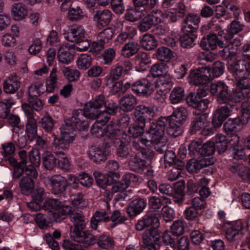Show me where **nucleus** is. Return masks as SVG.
I'll return each instance as SVG.
<instances>
[{"instance_id":"nucleus-1","label":"nucleus","mask_w":250,"mask_h":250,"mask_svg":"<svg viewBox=\"0 0 250 250\" xmlns=\"http://www.w3.org/2000/svg\"><path fill=\"white\" fill-rule=\"evenodd\" d=\"M83 116L78 112H74L73 116L65 120V124L60 127V139L53 134L54 139L52 149L54 153H60L62 150H68L70 145L75 139V126L79 131L85 130L88 127V122Z\"/></svg>"},{"instance_id":"nucleus-2","label":"nucleus","mask_w":250,"mask_h":250,"mask_svg":"<svg viewBox=\"0 0 250 250\" xmlns=\"http://www.w3.org/2000/svg\"><path fill=\"white\" fill-rule=\"evenodd\" d=\"M243 128L242 125L239 122L237 118L229 119L224 125V129L228 134H231V140L233 141L231 143L230 149L232 152L233 158L235 159H242L245 156L244 150L241 145L239 143V137L235 133L241 130Z\"/></svg>"},{"instance_id":"nucleus-3","label":"nucleus","mask_w":250,"mask_h":250,"mask_svg":"<svg viewBox=\"0 0 250 250\" xmlns=\"http://www.w3.org/2000/svg\"><path fill=\"white\" fill-rule=\"evenodd\" d=\"M168 123V119L161 117L156 122L151 123L148 133L151 141L155 144V148L161 153L167 149V139L165 137V127Z\"/></svg>"},{"instance_id":"nucleus-4","label":"nucleus","mask_w":250,"mask_h":250,"mask_svg":"<svg viewBox=\"0 0 250 250\" xmlns=\"http://www.w3.org/2000/svg\"><path fill=\"white\" fill-rule=\"evenodd\" d=\"M71 237L74 241L82 244L84 248L80 244H74L70 241L64 240L62 247L66 250H87L86 248L93 245L96 241V237L86 231L71 230Z\"/></svg>"},{"instance_id":"nucleus-5","label":"nucleus","mask_w":250,"mask_h":250,"mask_svg":"<svg viewBox=\"0 0 250 250\" xmlns=\"http://www.w3.org/2000/svg\"><path fill=\"white\" fill-rule=\"evenodd\" d=\"M188 117V111L184 107L176 108L171 115L166 117L168 119V126L167 128L168 134L176 137L183 133L182 125Z\"/></svg>"},{"instance_id":"nucleus-6","label":"nucleus","mask_w":250,"mask_h":250,"mask_svg":"<svg viewBox=\"0 0 250 250\" xmlns=\"http://www.w3.org/2000/svg\"><path fill=\"white\" fill-rule=\"evenodd\" d=\"M244 54L242 58L236 62V57L234 56L230 58L228 61V69L233 73V76L236 78H240L239 73L245 71H250V44L243 46Z\"/></svg>"},{"instance_id":"nucleus-7","label":"nucleus","mask_w":250,"mask_h":250,"mask_svg":"<svg viewBox=\"0 0 250 250\" xmlns=\"http://www.w3.org/2000/svg\"><path fill=\"white\" fill-rule=\"evenodd\" d=\"M152 143L153 142L151 140L150 141L144 137H141L138 141H135L133 142V147L139 151L136 153L134 157L129 162V165L132 170L140 171L143 170L146 167V163L144 160L146 157L145 154L146 149L140 145V143L143 146H148Z\"/></svg>"},{"instance_id":"nucleus-8","label":"nucleus","mask_w":250,"mask_h":250,"mask_svg":"<svg viewBox=\"0 0 250 250\" xmlns=\"http://www.w3.org/2000/svg\"><path fill=\"white\" fill-rule=\"evenodd\" d=\"M250 83L248 79H238L236 83L237 88L230 95V102H241V107L250 106Z\"/></svg>"},{"instance_id":"nucleus-9","label":"nucleus","mask_w":250,"mask_h":250,"mask_svg":"<svg viewBox=\"0 0 250 250\" xmlns=\"http://www.w3.org/2000/svg\"><path fill=\"white\" fill-rule=\"evenodd\" d=\"M112 125H109L106 132V135L110 140V145L112 144L115 146L120 144L118 149L117 153L118 156L121 157L125 158L129 154L127 144L129 143V138L126 134L123 133L121 136V131L116 130V134H114L113 131L115 130Z\"/></svg>"},{"instance_id":"nucleus-10","label":"nucleus","mask_w":250,"mask_h":250,"mask_svg":"<svg viewBox=\"0 0 250 250\" xmlns=\"http://www.w3.org/2000/svg\"><path fill=\"white\" fill-rule=\"evenodd\" d=\"M206 95V90L200 91L198 89L196 94L190 93L187 97L186 100L188 105L194 108V110L193 111L194 114L201 115L202 114V113L208 108L209 100L208 99H201Z\"/></svg>"},{"instance_id":"nucleus-11","label":"nucleus","mask_w":250,"mask_h":250,"mask_svg":"<svg viewBox=\"0 0 250 250\" xmlns=\"http://www.w3.org/2000/svg\"><path fill=\"white\" fill-rule=\"evenodd\" d=\"M224 65L222 62H216L213 63L211 71L206 67H201L195 70H191L188 78H210L211 77L218 78L224 73Z\"/></svg>"},{"instance_id":"nucleus-12","label":"nucleus","mask_w":250,"mask_h":250,"mask_svg":"<svg viewBox=\"0 0 250 250\" xmlns=\"http://www.w3.org/2000/svg\"><path fill=\"white\" fill-rule=\"evenodd\" d=\"M236 105L227 104L217 109L213 114L212 125L215 128H218L222 125L224 121L229 117L233 110H237Z\"/></svg>"},{"instance_id":"nucleus-13","label":"nucleus","mask_w":250,"mask_h":250,"mask_svg":"<svg viewBox=\"0 0 250 250\" xmlns=\"http://www.w3.org/2000/svg\"><path fill=\"white\" fill-rule=\"evenodd\" d=\"M212 79H190L189 83L191 85L198 86V90L200 91L206 90L207 94L209 89L210 93L212 94H216L218 90H220L225 84L221 81L217 83L211 82Z\"/></svg>"},{"instance_id":"nucleus-14","label":"nucleus","mask_w":250,"mask_h":250,"mask_svg":"<svg viewBox=\"0 0 250 250\" xmlns=\"http://www.w3.org/2000/svg\"><path fill=\"white\" fill-rule=\"evenodd\" d=\"M42 208L44 210L52 209L58 212L60 216L67 215L73 211L72 208L69 205H64L57 199L47 198L45 200Z\"/></svg>"},{"instance_id":"nucleus-15","label":"nucleus","mask_w":250,"mask_h":250,"mask_svg":"<svg viewBox=\"0 0 250 250\" xmlns=\"http://www.w3.org/2000/svg\"><path fill=\"white\" fill-rule=\"evenodd\" d=\"M104 147L92 146L88 152L89 159L98 163L105 160L110 154L108 147H110L109 142H105Z\"/></svg>"},{"instance_id":"nucleus-16","label":"nucleus","mask_w":250,"mask_h":250,"mask_svg":"<svg viewBox=\"0 0 250 250\" xmlns=\"http://www.w3.org/2000/svg\"><path fill=\"white\" fill-rule=\"evenodd\" d=\"M135 118L138 122L146 124V120H153L156 117V110L154 106H146L144 105H138L135 108Z\"/></svg>"},{"instance_id":"nucleus-17","label":"nucleus","mask_w":250,"mask_h":250,"mask_svg":"<svg viewBox=\"0 0 250 250\" xmlns=\"http://www.w3.org/2000/svg\"><path fill=\"white\" fill-rule=\"evenodd\" d=\"M48 214L50 218L49 220H47L44 215L40 213L37 214L35 217L36 223L41 229H45L49 228L52 225V221L58 222L64 219L63 217L60 216L59 214L56 212H53L52 211H49Z\"/></svg>"},{"instance_id":"nucleus-18","label":"nucleus","mask_w":250,"mask_h":250,"mask_svg":"<svg viewBox=\"0 0 250 250\" xmlns=\"http://www.w3.org/2000/svg\"><path fill=\"white\" fill-rule=\"evenodd\" d=\"M138 181V178L135 174L126 173L123 176L121 181L116 183L112 186V191L114 192H122L129 186H134Z\"/></svg>"},{"instance_id":"nucleus-19","label":"nucleus","mask_w":250,"mask_h":250,"mask_svg":"<svg viewBox=\"0 0 250 250\" xmlns=\"http://www.w3.org/2000/svg\"><path fill=\"white\" fill-rule=\"evenodd\" d=\"M219 40L215 34H209L206 38L202 39L200 42V46L206 50H214L216 48L217 44L221 48L227 47V41H226V43H224L223 42L219 41Z\"/></svg>"},{"instance_id":"nucleus-20","label":"nucleus","mask_w":250,"mask_h":250,"mask_svg":"<svg viewBox=\"0 0 250 250\" xmlns=\"http://www.w3.org/2000/svg\"><path fill=\"white\" fill-rule=\"evenodd\" d=\"M132 89L133 91L138 94L149 95L154 90V86L153 83L148 79H140L132 85Z\"/></svg>"},{"instance_id":"nucleus-21","label":"nucleus","mask_w":250,"mask_h":250,"mask_svg":"<svg viewBox=\"0 0 250 250\" xmlns=\"http://www.w3.org/2000/svg\"><path fill=\"white\" fill-rule=\"evenodd\" d=\"M66 179L61 175H55L50 178L51 191L54 194L63 192L68 186Z\"/></svg>"},{"instance_id":"nucleus-22","label":"nucleus","mask_w":250,"mask_h":250,"mask_svg":"<svg viewBox=\"0 0 250 250\" xmlns=\"http://www.w3.org/2000/svg\"><path fill=\"white\" fill-rule=\"evenodd\" d=\"M200 22V17L198 15L194 14L188 15L183 22V32H194L198 28Z\"/></svg>"},{"instance_id":"nucleus-23","label":"nucleus","mask_w":250,"mask_h":250,"mask_svg":"<svg viewBox=\"0 0 250 250\" xmlns=\"http://www.w3.org/2000/svg\"><path fill=\"white\" fill-rule=\"evenodd\" d=\"M119 79H105V83L107 86L110 89L112 94L124 93L130 87V84L128 82H124Z\"/></svg>"},{"instance_id":"nucleus-24","label":"nucleus","mask_w":250,"mask_h":250,"mask_svg":"<svg viewBox=\"0 0 250 250\" xmlns=\"http://www.w3.org/2000/svg\"><path fill=\"white\" fill-rule=\"evenodd\" d=\"M64 37L68 41L80 42L85 39V30L81 26H78L71 28L70 32L64 34Z\"/></svg>"},{"instance_id":"nucleus-25","label":"nucleus","mask_w":250,"mask_h":250,"mask_svg":"<svg viewBox=\"0 0 250 250\" xmlns=\"http://www.w3.org/2000/svg\"><path fill=\"white\" fill-rule=\"evenodd\" d=\"M112 13L110 10L104 9L97 12L94 16V21L99 27L102 28L106 26L111 21Z\"/></svg>"},{"instance_id":"nucleus-26","label":"nucleus","mask_w":250,"mask_h":250,"mask_svg":"<svg viewBox=\"0 0 250 250\" xmlns=\"http://www.w3.org/2000/svg\"><path fill=\"white\" fill-rule=\"evenodd\" d=\"M109 118L106 116L104 117V119H100L95 122L91 128V132L94 137L98 138L105 136L107 138L106 142L110 141L106 135L107 127L105 130H104L103 129V126L108 121Z\"/></svg>"},{"instance_id":"nucleus-27","label":"nucleus","mask_w":250,"mask_h":250,"mask_svg":"<svg viewBox=\"0 0 250 250\" xmlns=\"http://www.w3.org/2000/svg\"><path fill=\"white\" fill-rule=\"evenodd\" d=\"M11 13L15 21H21L24 19L27 15V7L22 2L15 3L12 5Z\"/></svg>"},{"instance_id":"nucleus-28","label":"nucleus","mask_w":250,"mask_h":250,"mask_svg":"<svg viewBox=\"0 0 250 250\" xmlns=\"http://www.w3.org/2000/svg\"><path fill=\"white\" fill-rule=\"evenodd\" d=\"M207 117V115L205 114H203L200 115L199 117L196 118L191 127V131L192 133H195L202 128H204L206 123ZM213 132L212 129L208 130L206 128H204L202 130V133L205 135H210L213 133Z\"/></svg>"},{"instance_id":"nucleus-29","label":"nucleus","mask_w":250,"mask_h":250,"mask_svg":"<svg viewBox=\"0 0 250 250\" xmlns=\"http://www.w3.org/2000/svg\"><path fill=\"white\" fill-rule=\"evenodd\" d=\"M145 124L143 122H138L135 118L134 122L131 123L127 129V137L130 139V137L136 138L141 136L144 132Z\"/></svg>"},{"instance_id":"nucleus-30","label":"nucleus","mask_w":250,"mask_h":250,"mask_svg":"<svg viewBox=\"0 0 250 250\" xmlns=\"http://www.w3.org/2000/svg\"><path fill=\"white\" fill-rule=\"evenodd\" d=\"M75 112H78V113L82 114L84 118V120L87 122V121L86 120V118L92 119L96 118H99V119H103V115H101L102 112L100 111L97 108L93 106V105H91L90 106H88V103L84 105L83 107V114L82 113L81 110H77Z\"/></svg>"},{"instance_id":"nucleus-31","label":"nucleus","mask_w":250,"mask_h":250,"mask_svg":"<svg viewBox=\"0 0 250 250\" xmlns=\"http://www.w3.org/2000/svg\"><path fill=\"white\" fill-rule=\"evenodd\" d=\"M146 206V202L144 199H136L131 202L126 211L131 216H136L144 210Z\"/></svg>"},{"instance_id":"nucleus-32","label":"nucleus","mask_w":250,"mask_h":250,"mask_svg":"<svg viewBox=\"0 0 250 250\" xmlns=\"http://www.w3.org/2000/svg\"><path fill=\"white\" fill-rule=\"evenodd\" d=\"M244 226L241 220L237 221L232 226L227 229L226 232L227 239L229 241H234L235 237L241 233Z\"/></svg>"},{"instance_id":"nucleus-33","label":"nucleus","mask_w":250,"mask_h":250,"mask_svg":"<svg viewBox=\"0 0 250 250\" xmlns=\"http://www.w3.org/2000/svg\"><path fill=\"white\" fill-rule=\"evenodd\" d=\"M147 13L144 8L135 6L134 8L127 10L125 15V18L128 21L134 22L140 20L143 16L146 15Z\"/></svg>"},{"instance_id":"nucleus-34","label":"nucleus","mask_w":250,"mask_h":250,"mask_svg":"<svg viewBox=\"0 0 250 250\" xmlns=\"http://www.w3.org/2000/svg\"><path fill=\"white\" fill-rule=\"evenodd\" d=\"M70 47V46L62 45L59 48L58 58L60 62L68 64L73 60L74 55L70 51L69 48Z\"/></svg>"},{"instance_id":"nucleus-35","label":"nucleus","mask_w":250,"mask_h":250,"mask_svg":"<svg viewBox=\"0 0 250 250\" xmlns=\"http://www.w3.org/2000/svg\"><path fill=\"white\" fill-rule=\"evenodd\" d=\"M110 221V216L107 212L104 210L97 211L92 216L90 221V227L96 229L99 223L107 222Z\"/></svg>"},{"instance_id":"nucleus-36","label":"nucleus","mask_w":250,"mask_h":250,"mask_svg":"<svg viewBox=\"0 0 250 250\" xmlns=\"http://www.w3.org/2000/svg\"><path fill=\"white\" fill-rule=\"evenodd\" d=\"M43 191L42 189H38L33 196V201L27 203L28 207L32 211H36L42 208V203L43 200Z\"/></svg>"},{"instance_id":"nucleus-37","label":"nucleus","mask_w":250,"mask_h":250,"mask_svg":"<svg viewBox=\"0 0 250 250\" xmlns=\"http://www.w3.org/2000/svg\"><path fill=\"white\" fill-rule=\"evenodd\" d=\"M230 139H226V137L221 134L217 135L214 138H212L210 141L213 143L214 146L220 153L224 152L228 146L229 142ZM231 143L233 141L230 139Z\"/></svg>"},{"instance_id":"nucleus-38","label":"nucleus","mask_w":250,"mask_h":250,"mask_svg":"<svg viewBox=\"0 0 250 250\" xmlns=\"http://www.w3.org/2000/svg\"><path fill=\"white\" fill-rule=\"evenodd\" d=\"M137 30L132 26H126L122 32L117 36L115 40L116 43L122 44L127 39H132L136 34Z\"/></svg>"},{"instance_id":"nucleus-39","label":"nucleus","mask_w":250,"mask_h":250,"mask_svg":"<svg viewBox=\"0 0 250 250\" xmlns=\"http://www.w3.org/2000/svg\"><path fill=\"white\" fill-rule=\"evenodd\" d=\"M121 108L124 111H131L136 104V100L132 95H127L124 96L120 101Z\"/></svg>"},{"instance_id":"nucleus-40","label":"nucleus","mask_w":250,"mask_h":250,"mask_svg":"<svg viewBox=\"0 0 250 250\" xmlns=\"http://www.w3.org/2000/svg\"><path fill=\"white\" fill-rule=\"evenodd\" d=\"M243 24H241L239 21H233L228 27L227 33L224 37L225 40L227 42L231 39L234 35L238 33L243 30Z\"/></svg>"},{"instance_id":"nucleus-41","label":"nucleus","mask_w":250,"mask_h":250,"mask_svg":"<svg viewBox=\"0 0 250 250\" xmlns=\"http://www.w3.org/2000/svg\"><path fill=\"white\" fill-rule=\"evenodd\" d=\"M168 68L164 63H158L152 65L150 73L154 78L167 77Z\"/></svg>"},{"instance_id":"nucleus-42","label":"nucleus","mask_w":250,"mask_h":250,"mask_svg":"<svg viewBox=\"0 0 250 250\" xmlns=\"http://www.w3.org/2000/svg\"><path fill=\"white\" fill-rule=\"evenodd\" d=\"M174 53L170 49L166 47H159L157 49V59L162 62H167L174 57Z\"/></svg>"},{"instance_id":"nucleus-43","label":"nucleus","mask_w":250,"mask_h":250,"mask_svg":"<svg viewBox=\"0 0 250 250\" xmlns=\"http://www.w3.org/2000/svg\"><path fill=\"white\" fill-rule=\"evenodd\" d=\"M19 186L21 193L26 195L30 194L34 187L33 180L27 177H23L21 180Z\"/></svg>"},{"instance_id":"nucleus-44","label":"nucleus","mask_w":250,"mask_h":250,"mask_svg":"<svg viewBox=\"0 0 250 250\" xmlns=\"http://www.w3.org/2000/svg\"><path fill=\"white\" fill-rule=\"evenodd\" d=\"M131 122V119L130 117L127 115H124L121 118V119L118 121V122L116 124L115 123H111L109 124L107 126V128L109 125H112L113 126V128H114L115 130L113 131L114 132V134H116V130L117 131H121V136H122L123 133H125V132L123 130H121L119 128L122 127L125 128L126 127L129 126V124ZM107 130H106V131Z\"/></svg>"},{"instance_id":"nucleus-45","label":"nucleus","mask_w":250,"mask_h":250,"mask_svg":"<svg viewBox=\"0 0 250 250\" xmlns=\"http://www.w3.org/2000/svg\"><path fill=\"white\" fill-rule=\"evenodd\" d=\"M141 46L146 50L154 49L157 45V42L155 37L150 34H146L140 41Z\"/></svg>"},{"instance_id":"nucleus-46","label":"nucleus","mask_w":250,"mask_h":250,"mask_svg":"<svg viewBox=\"0 0 250 250\" xmlns=\"http://www.w3.org/2000/svg\"><path fill=\"white\" fill-rule=\"evenodd\" d=\"M196 37L194 32H183V34L181 36L179 39L180 44L181 46L185 48L191 47L194 44V42Z\"/></svg>"},{"instance_id":"nucleus-47","label":"nucleus","mask_w":250,"mask_h":250,"mask_svg":"<svg viewBox=\"0 0 250 250\" xmlns=\"http://www.w3.org/2000/svg\"><path fill=\"white\" fill-rule=\"evenodd\" d=\"M139 45L136 42H130L126 43L122 48V53L125 57L128 58L136 53Z\"/></svg>"},{"instance_id":"nucleus-48","label":"nucleus","mask_w":250,"mask_h":250,"mask_svg":"<svg viewBox=\"0 0 250 250\" xmlns=\"http://www.w3.org/2000/svg\"><path fill=\"white\" fill-rule=\"evenodd\" d=\"M93 59L91 56L87 54H82L79 56L76 61L77 67L83 70L88 69L91 65Z\"/></svg>"},{"instance_id":"nucleus-49","label":"nucleus","mask_w":250,"mask_h":250,"mask_svg":"<svg viewBox=\"0 0 250 250\" xmlns=\"http://www.w3.org/2000/svg\"><path fill=\"white\" fill-rule=\"evenodd\" d=\"M15 104L14 100L11 98L3 99L0 102V117L6 118L10 113V108Z\"/></svg>"},{"instance_id":"nucleus-50","label":"nucleus","mask_w":250,"mask_h":250,"mask_svg":"<svg viewBox=\"0 0 250 250\" xmlns=\"http://www.w3.org/2000/svg\"><path fill=\"white\" fill-rule=\"evenodd\" d=\"M61 236V233L60 231L58 230H55L53 233V235L50 233H46L45 234V240L49 246V247L52 250H60V247L59 243L57 241L54 240V238H59Z\"/></svg>"},{"instance_id":"nucleus-51","label":"nucleus","mask_w":250,"mask_h":250,"mask_svg":"<svg viewBox=\"0 0 250 250\" xmlns=\"http://www.w3.org/2000/svg\"><path fill=\"white\" fill-rule=\"evenodd\" d=\"M37 131V126L36 120L32 117H28L26 127V134L31 141L36 138Z\"/></svg>"},{"instance_id":"nucleus-52","label":"nucleus","mask_w":250,"mask_h":250,"mask_svg":"<svg viewBox=\"0 0 250 250\" xmlns=\"http://www.w3.org/2000/svg\"><path fill=\"white\" fill-rule=\"evenodd\" d=\"M21 86V82L18 79H6L3 83L4 91L7 93H14Z\"/></svg>"},{"instance_id":"nucleus-53","label":"nucleus","mask_w":250,"mask_h":250,"mask_svg":"<svg viewBox=\"0 0 250 250\" xmlns=\"http://www.w3.org/2000/svg\"><path fill=\"white\" fill-rule=\"evenodd\" d=\"M160 232L157 227H151L146 229L143 233V239L158 242Z\"/></svg>"},{"instance_id":"nucleus-54","label":"nucleus","mask_w":250,"mask_h":250,"mask_svg":"<svg viewBox=\"0 0 250 250\" xmlns=\"http://www.w3.org/2000/svg\"><path fill=\"white\" fill-rule=\"evenodd\" d=\"M184 97V90L181 87H175L170 94L171 103L176 104L180 103Z\"/></svg>"},{"instance_id":"nucleus-55","label":"nucleus","mask_w":250,"mask_h":250,"mask_svg":"<svg viewBox=\"0 0 250 250\" xmlns=\"http://www.w3.org/2000/svg\"><path fill=\"white\" fill-rule=\"evenodd\" d=\"M44 86L40 83H35L32 84L28 88L29 98L38 97L44 91Z\"/></svg>"},{"instance_id":"nucleus-56","label":"nucleus","mask_w":250,"mask_h":250,"mask_svg":"<svg viewBox=\"0 0 250 250\" xmlns=\"http://www.w3.org/2000/svg\"><path fill=\"white\" fill-rule=\"evenodd\" d=\"M67 150H62L60 153H55L58 156V166L64 170H68L70 168V162L67 156L64 154V151Z\"/></svg>"},{"instance_id":"nucleus-57","label":"nucleus","mask_w":250,"mask_h":250,"mask_svg":"<svg viewBox=\"0 0 250 250\" xmlns=\"http://www.w3.org/2000/svg\"><path fill=\"white\" fill-rule=\"evenodd\" d=\"M157 1V0H133L135 6L144 8L147 13L149 10L155 6Z\"/></svg>"},{"instance_id":"nucleus-58","label":"nucleus","mask_w":250,"mask_h":250,"mask_svg":"<svg viewBox=\"0 0 250 250\" xmlns=\"http://www.w3.org/2000/svg\"><path fill=\"white\" fill-rule=\"evenodd\" d=\"M70 219L75 226V229H76V231L82 229L84 228V217L81 212L71 214Z\"/></svg>"},{"instance_id":"nucleus-59","label":"nucleus","mask_w":250,"mask_h":250,"mask_svg":"<svg viewBox=\"0 0 250 250\" xmlns=\"http://www.w3.org/2000/svg\"><path fill=\"white\" fill-rule=\"evenodd\" d=\"M115 30L111 27L107 28L99 33L97 40L99 42H102L104 44L114 37Z\"/></svg>"},{"instance_id":"nucleus-60","label":"nucleus","mask_w":250,"mask_h":250,"mask_svg":"<svg viewBox=\"0 0 250 250\" xmlns=\"http://www.w3.org/2000/svg\"><path fill=\"white\" fill-rule=\"evenodd\" d=\"M43 164L44 167L48 169H52L56 165V159L49 151H46L43 154Z\"/></svg>"},{"instance_id":"nucleus-61","label":"nucleus","mask_w":250,"mask_h":250,"mask_svg":"<svg viewBox=\"0 0 250 250\" xmlns=\"http://www.w3.org/2000/svg\"><path fill=\"white\" fill-rule=\"evenodd\" d=\"M153 83L154 88H160L163 90L169 89L172 86L170 79H149Z\"/></svg>"},{"instance_id":"nucleus-62","label":"nucleus","mask_w":250,"mask_h":250,"mask_svg":"<svg viewBox=\"0 0 250 250\" xmlns=\"http://www.w3.org/2000/svg\"><path fill=\"white\" fill-rule=\"evenodd\" d=\"M159 217V214L155 211L144 216L145 220L147 222L146 224L148 227L155 226L154 227L158 228L160 225Z\"/></svg>"},{"instance_id":"nucleus-63","label":"nucleus","mask_w":250,"mask_h":250,"mask_svg":"<svg viewBox=\"0 0 250 250\" xmlns=\"http://www.w3.org/2000/svg\"><path fill=\"white\" fill-rule=\"evenodd\" d=\"M116 55V51L113 48L105 49L102 54V58L104 64L110 65L112 63Z\"/></svg>"},{"instance_id":"nucleus-64","label":"nucleus","mask_w":250,"mask_h":250,"mask_svg":"<svg viewBox=\"0 0 250 250\" xmlns=\"http://www.w3.org/2000/svg\"><path fill=\"white\" fill-rule=\"evenodd\" d=\"M72 205L75 207L83 208L87 205V200L83 198V195L81 193L73 194L71 196Z\"/></svg>"}]
</instances>
